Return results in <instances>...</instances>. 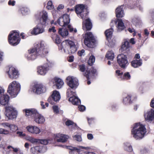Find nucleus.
I'll use <instances>...</instances> for the list:
<instances>
[{
    "instance_id": "f257e3e1",
    "label": "nucleus",
    "mask_w": 154,
    "mask_h": 154,
    "mask_svg": "<svg viewBox=\"0 0 154 154\" xmlns=\"http://www.w3.org/2000/svg\"><path fill=\"white\" fill-rule=\"evenodd\" d=\"M131 132L132 135L134 139L140 140L144 137L146 134V131L143 125L138 123L134 125Z\"/></svg>"
},
{
    "instance_id": "f03ea898",
    "label": "nucleus",
    "mask_w": 154,
    "mask_h": 154,
    "mask_svg": "<svg viewBox=\"0 0 154 154\" xmlns=\"http://www.w3.org/2000/svg\"><path fill=\"white\" fill-rule=\"evenodd\" d=\"M29 54L26 57L29 60H33L35 59L37 56L47 54L48 51L46 49H44L43 44L42 43L38 45L35 48L31 49L28 50Z\"/></svg>"
},
{
    "instance_id": "7ed1b4c3",
    "label": "nucleus",
    "mask_w": 154,
    "mask_h": 154,
    "mask_svg": "<svg viewBox=\"0 0 154 154\" xmlns=\"http://www.w3.org/2000/svg\"><path fill=\"white\" fill-rule=\"evenodd\" d=\"M59 49H63L64 52L67 54L75 53L77 50V48L74 43L69 40L63 41L59 47Z\"/></svg>"
},
{
    "instance_id": "20e7f679",
    "label": "nucleus",
    "mask_w": 154,
    "mask_h": 154,
    "mask_svg": "<svg viewBox=\"0 0 154 154\" xmlns=\"http://www.w3.org/2000/svg\"><path fill=\"white\" fill-rule=\"evenodd\" d=\"M23 111L25 112L26 116L32 118L34 121L38 124H42L45 121L44 117L39 114L35 109H25Z\"/></svg>"
},
{
    "instance_id": "39448f33",
    "label": "nucleus",
    "mask_w": 154,
    "mask_h": 154,
    "mask_svg": "<svg viewBox=\"0 0 154 154\" xmlns=\"http://www.w3.org/2000/svg\"><path fill=\"white\" fill-rule=\"evenodd\" d=\"M21 85L20 83L16 81H13L11 83L8 87V93L12 98L16 97L20 91Z\"/></svg>"
},
{
    "instance_id": "423d86ee",
    "label": "nucleus",
    "mask_w": 154,
    "mask_h": 154,
    "mask_svg": "<svg viewBox=\"0 0 154 154\" xmlns=\"http://www.w3.org/2000/svg\"><path fill=\"white\" fill-rule=\"evenodd\" d=\"M66 147L67 149L71 150L69 152L70 154H95L94 152L88 151V150L90 149L88 147L79 146L78 148L71 146Z\"/></svg>"
},
{
    "instance_id": "0eeeda50",
    "label": "nucleus",
    "mask_w": 154,
    "mask_h": 154,
    "mask_svg": "<svg viewBox=\"0 0 154 154\" xmlns=\"http://www.w3.org/2000/svg\"><path fill=\"white\" fill-rule=\"evenodd\" d=\"M8 39L9 43L14 46L18 45L20 41L19 33L16 30L10 32L8 36Z\"/></svg>"
},
{
    "instance_id": "6e6552de",
    "label": "nucleus",
    "mask_w": 154,
    "mask_h": 154,
    "mask_svg": "<svg viewBox=\"0 0 154 154\" xmlns=\"http://www.w3.org/2000/svg\"><path fill=\"white\" fill-rule=\"evenodd\" d=\"M31 91L33 93L40 94L45 92L46 89L45 86L41 83H36L32 85L31 87Z\"/></svg>"
},
{
    "instance_id": "1a4fd4ad",
    "label": "nucleus",
    "mask_w": 154,
    "mask_h": 154,
    "mask_svg": "<svg viewBox=\"0 0 154 154\" xmlns=\"http://www.w3.org/2000/svg\"><path fill=\"white\" fill-rule=\"evenodd\" d=\"M75 10L78 16L83 19L87 16L88 13L85 5L83 4H78L75 7Z\"/></svg>"
},
{
    "instance_id": "9d476101",
    "label": "nucleus",
    "mask_w": 154,
    "mask_h": 154,
    "mask_svg": "<svg viewBox=\"0 0 154 154\" xmlns=\"http://www.w3.org/2000/svg\"><path fill=\"white\" fill-rule=\"evenodd\" d=\"M5 110V115L8 119H12L17 117V111L12 106H7Z\"/></svg>"
},
{
    "instance_id": "9b49d317",
    "label": "nucleus",
    "mask_w": 154,
    "mask_h": 154,
    "mask_svg": "<svg viewBox=\"0 0 154 154\" xmlns=\"http://www.w3.org/2000/svg\"><path fill=\"white\" fill-rule=\"evenodd\" d=\"M113 32L112 28H111L106 30L105 34L106 38L108 42L107 43L108 46L111 47H113L115 45L116 42L115 39H111L112 34Z\"/></svg>"
},
{
    "instance_id": "f8f14e48",
    "label": "nucleus",
    "mask_w": 154,
    "mask_h": 154,
    "mask_svg": "<svg viewBox=\"0 0 154 154\" xmlns=\"http://www.w3.org/2000/svg\"><path fill=\"white\" fill-rule=\"evenodd\" d=\"M6 72L9 77L12 79H17L19 75L18 71L13 66L7 67Z\"/></svg>"
},
{
    "instance_id": "ddd939ff",
    "label": "nucleus",
    "mask_w": 154,
    "mask_h": 154,
    "mask_svg": "<svg viewBox=\"0 0 154 154\" xmlns=\"http://www.w3.org/2000/svg\"><path fill=\"white\" fill-rule=\"evenodd\" d=\"M66 82L68 85L73 89L76 88L79 85L78 79L73 76H69L67 77Z\"/></svg>"
},
{
    "instance_id": "4468645a",
    "label": "nucleus",
    "mask_w": 154,
    "mask_h": 154,
    "mask_svg": "<svg viewBox=\"0 0 154 154\" xmlns=\"http://www.w3.org/2000/svg\"><path fill=\"white\" fill-rule=\"evenodd\" d=\"M117 62L122 68H125L128 65L127 56L124 54H121L118 56Z\"/></svg>"
},
{
    "instance_id": "2eb2a0df",
    "label": "nucleus",
    "mask_w": 154,
    "mask_h": 154,
    "mask_svg": "<svg viewBox=\"0 0 154 154\" xmlns=\"http://www.w3.org/2000/svg\"><path fill=\"white\" fill-rule=\"evenodd\" d=\"M57 22L61 26H68L70 22L69 15L66 14L63 15L58 19Z\"/></svg>"
},
{
    "instance_id": "dca6fc26",
    "label": "nucleus",
    "mask_w": 154,
    "mask_h": 154,
    "mask_svg": "<svg viewBox=\"0 0 154 154\" xmlns=\"http://www.w3.org/2000/svg\"><path fill=\"white\" fill-rule=\"evenodd\" d=\"M94 37L91 32H88L85 34L84 43L88 47H90V44L94 43Z\"/></svg>"
},
{
    "instance_id": "f3484780",
    "label": "nucleus",
    "mask_w": 154,
    "mask_h": 154,
    "mask_svg": "<svg viewBox=\"0 0 154 154\" xmlns=\"http://www.w3.org/2000/svg\"><path fill=\"white\" fill-rule=\"evenodd\" d=\"M117 24V28L118 31H121L125 28L124 23L121 19H117L116 20H112L110 23V25L112 26L114 24Z\"/></svg>"
},
{
    "instance_id": "a211bd4d",
    "label": "nucleus",
    "mask_w": 154,
    "mask_h": 154,
    "mask_svg": "<svg viewBox=\"0 0 154 154\" xmlns=\"http://www.w3.org/2000/svg\"><path fill=\"white\" fill-rule=\"evenodd\" d=\"M45 31L44 28L40 24L37 25L32 29L30 30L31 34L35 35L42 33Z\"/></svg>"
},
{
    "instance_id": "6ab92c4d",
    "label": "nucleus",
    "mask_w": 154,
    "mask_h": 154,
    "mask_svg": "<svg viewBox=\"0 0 154 154\" xmlns=\"http://www.w3.org/2000/svg\"><path fill=\"white\" fill-rule=\"evenodd\" d=\"M69 138L68 135L62 134L58 133L55 135V140L58 142L64 143Z\"/></svg>"
},
{
    "instance_id": "aec40b11",
    "label": "nucleus",
    "mask_w": 154,
    "mask_h": 154,
    "mask_svg": "<svg viewBox=\"0 0 154 154\" xmlns=\"http://www.w3.org/2000/svg\"><path fill=\"white\" fill-rule=\"evenodd\" d=\"M27 131L33 134H38L41 131V130L37 126L29 125L26 127Z\"/></svg>"
},
{
    "instance_id": "412c9836",
    "label": "nucleus",
    "mask_w": 154,
    "mask_h": 154,
    "mask_svg": "<svg viewBox=\"0 0 154 154\" xmlns=\"http://www.w3.org/2000/svg\"><path fill=\"white\" fill-rule=\"evenodd\" d=\"M49 70V67L46 65L41 66L37 68V73L41 75H45Z\"/></svg>"
},
{
    "instance_id": "4be33fe9",
    "label": "nucleus",
    "mask_w": 154,
    "mask_h": 154,
    "mask_svg": "<svg viewBox=\"0 0 154 154\" xmlns=\"http://www.w3.org/2000/svg\"><path fill=\"white\" fill-rule=\"evenodd\" d=\"M116 75L119 76V77L121 78L122 79L128 80L130 79H131V75L129 72H125L123 74L122 72H121L119 70H118L116 71Z\"/></svg>"
},
{
    "instance_id": "5701e85b",
    "label": "nucleus",
    "mask_w": 154,
    "mask_h": 154,
    "mask_svg": "<svg viewBox=\"0 0 154 154\" xmlns=\"http://www.w3.org/2000/svg\"><path fill=\"white\" fill-rule=\"evenodd\" d=\"M92 25L90 19L88 18L82 22V29L84 30H89L92 28Z\"/></svg>"
},
{
    "instance_id": "b1692460",
    "label": "nucleus",
    "mask_w": 154,
    "mask_h": 154,
    "mask_svg": "<svg viewBox=\"0 0 154 154\" xmlns=\"http://www.w3.org/2000/svg\"><path fill=\"white\" fill-rule=\"evenodd\" d=\"M144 116L146 121H151L154 118V111L150 110L145 112Z\"/></svg>"
},
{
    "instance_id": "393cba45",
    "label": "nucleus",
    "mask_w": 154,
    "mask_h": 154,
    "mask_svg": "<svg viewBox=\"0 0 154 154\" xmlns=\"http://www.w3.org/2000/svg\"><path fill=\"white\" fill-rule=\"evenodd\" d=\"M90 68L88 67L86 70V72L85 73L84 76H86L88 80H89L90 77H91L92 75H93L95 74L96 72L95 69L91 66Z\"/></svg>"
},
{
    "instance_id": "a878e982",
    "label": "nucleus",
    "mask_w": 154,
    "mask_h": 154,
    "mask_svg": "<svg viewBox=\"0 0 154 154\" xmlns=\"http://www.w3.org/2000/svg\"><path fill=\"white\" fill-rule=\"evenodd\" d=\"M9 99V97L8 95L4 94L0 96V103L2 105H5L8 103Z\"/></svg>"
},
{
    "instance_id": "bb28decb",
    "label": "nucleus",
    "mask_w": 154,
    "mask_h": 154,
    "mask_svg": "<svg viewBox=\"0 0 154 154\" xmlns=\"http://www.w3.org/2000/svg\"><path fill=\"white\" fill-rule=\"evenodd\" d=\"M123 5H121L116 8V15L117 17H122L124 15Z\"/></svg>"
},
{
    "instance_id": "cd10ccee",
    "label": "nucleus",
    "mask_w": 154,
    "mask_h": 154,
    "mask_svg": "<svg viewBox=\"0 0 154 154\" xmlns=\"http://www.w3.org/2000/svg\"><path fill=\"white\" fill-rule=\"evenodd\" d=\"M51 96L53 100L56 102H58L61 98L60 93L58 91L56 90L53 91Z\"/></svg>"
},
{
    "instance_id": "c85d7f7f",
    "label": "nucleus",
    "mask_w": 154,
    "mask_h": 154,
    "mask_svg": "<svg viewBox=\"0 0 154 154\" xmlns=\"http://www.w3.org/2000/svg\"><path fill=\"white\" fill-rule=\"evenodd\" d=\"M40 15L42 16V21L41 22V24L43 25H45L48 17L47 12L45 11H43L40 12Z\"/></svg>"
},
{
    "instance_id": "c756f323",
    "label": "nucleus",
    "mask_w": 154,
    "mask_h": 154,
    "mask_svg": "<svg viewBox=\"0 0 154 154\" xmlns=\"http://www.w3.org/2000/svg\"><path fill=\"white\" fill-rule=\"evenodd\" d=\"M129 47V43L127 39H125L122 43L121 49V51L125 53L126 51L128 49Z\"/></svg>"
},
{
    "instance_id": "7c9ffc66",
    "label": "nucleus",
    "mask_w": 154,
    "mask_h": 154,
    "mask_svg": "<svg viewBox=\"0 0 154 154\" xmlns=\"http://www.w3.org/2000/svg\"><path fill=\"white\" fill-rule=\"evenodd\" d=\"M142 64V59L139 60H135L131 62L132 66L134 68H138L141 66Z\"/></svg>"
},
{
    "instance_id": "2f4dec72",
    "label": "nucleus",
    "mask_w": 154,
    "mask_h": 154,
    "mask_svg": "<svg viewBox=\"0 0 154 154\" xmlns=\"http://www.w3.org/2000/svg\"><path fill=\"white\" fill-rule=\"evenodd\" d=\"M54 82L57 88L59 89L61 88L64 84V82L62 79L57 77L54 78Z\"/></svg>"
},
{
    "instance_id": "473e14b6",
    "label": "nucleus",
    "mask_w": 154,
    "mask_h": 154,
    "mask_svg": "<svg viewBox=\"0 0 154 154\" xmlns=\"http://www.w3.org/2000/svg\"><path fill=\"white\" fill-rule=\"evenodd\" d=\"M69 100L74 105H79L80 103V100L75 95L70 97L69 98Z\"/></svg>"
},
{
    "instance_id": "72a5a7b5",
    "label": "nucleus",
    "mask_w": 154,
    "mask_h": 154,
    "mask_svg": "<svg viewBox=\"0 0 154 154\" xmlns=\"http://www.w3.org/2000/svg\"><path fill=\"white\" fill-rule=\"evenodd\" d=\"M114 54L112 51H108L107 52L106 55V57L108 60H113L114 58Z\"/></svg>"
},
{
    "instance_id": "f704fd0d",
    "label": "nucleus",
    "mask_w": 154,
    "mask_h": 154,
    "mask_svg": "<svg viewBox=\"0 0 154 154\" xmlns=\"http://www.w3.org/2000/svg\"><path fill=\"white\" fill-rule=\"evenodd\" d=\"M123 148L124 149L129 152H131L133 149L130 144L128 143H125L123 144Z\"/></svg>"
},
{
    "instance_id": "c9c22d12",
    "label": "nucleus",
    "mask_w": 154,
    "mask_h": 154,
    "mask_svg": "<svg viewBox=\"0 0 154 154\" xmlns=\"http://www.w3.org/2000/svg\"><path fill=\"white\" fill-rule=\"evenodd\" d=\"M59 33L63 37H66L69 34L68 31L67 30L63 29L62 28L59 29Z\"/></svg>"
},
{
    "instance_id": "e433bc0d",
    "label": "nucleus",
    "mask_w": 154,
    "mask_h": 154,
    "mask_svg": "<svg viewBox=\"0 0 154 154\" xmlns=\"http://www.w3.org/2000/svg\"><path fill=\"white\" fill-rule=\"evenodd\" d=\"M131 22L135 26L139 25L141 22V20L139 18L135 17L132 19Z\"/></svg>"
},
{
    "instance_id": "4c0bfd02",
    "label": "nucleus",
    "mask_w": 154,
    "mask_h": 154,
    "mask_svg": "<svg viewBox=\"0 0 154 154\" xmlns=\"http://www.w3.org/2000/svg\"><path fill=\"white\" fill-rule=\"evenodd\" d=\"M20 11L23 15H25L29 13V10L27 8L23 7L20 8Z\"/></svg>"
},
{
    "instance_id": "58836bf2",
    "label": "nucleus",
    "mask_w": 154,
    "mask_h": 154,
    "mask_svg": "<svg viewBox=\"0 0 154 154\" xmlns=\"http://www.w3.org/2000/svg\"><path fill=\"white\" fill-rule=\"evenodd\" d=\"M75 95V91H72L70 88H69L67 90V96L68 97H71Z\"/></svg>"
},
{
    "instance_id": "ea45409f",
    "label": "nucleus",
    "mask_w": 154,
    "mask_h": 154,
    "mask_svg": "<svg viewBox=\"0 0 154 154\" xmlns=\"http://www.w3.org/2000/svg\"><path fill=\"white\" fill-rule=\"evenodd\" d=\"M39 148L37 146L33 147L31 148L30 151L33 154H37L39 153Z\"/></svg>"
},
{
    "instance_id": "a19ab883",
    "label": "nucleus",
    "mask_w": 154,
    "mask_h": 154,
    "mask_svg": "<svg viewBox=\"0 0 154 154\" xmlns=\"http://www.w3.org/2000/svg\"><path fill=\"white\" fill-rule=\"evenodd\" d=\"M95 61V57L94 56L91 55L88 61V63L90 66L92 65L93 64L94 62Z\"/></svg>"
},
{
    "instance_id": "79ce46f5",
    "label": "nucleus",
    "mask_w": 154,
    "mask_h": 154,
    "mask_svg": "<svg viewBox=\"0 0 154 154\" xmlns=\"http://www.w3.org/2000/svg\"><path fill=\"white\" fill-rule=\"evenodd\" d=\"M131 96L128 95L123 99V101L125 104H127L131 103Z\"/></svg>"
},
{
    "instance_id": "37998d69",
    "label": "nucleus",
    "mask_w": 154,
    "mask_h": 154,
    "mask_svg": "<svg viewBox=\"0 0 154 154\" xmlns=\"http://www.w3.org/2000/svg\"><path fill=\"white\" fill-rule=\"evenodd\" d=\"M67 28L70 32L73 33H75L77 32V30L76 28H74L70 25H68L67 26Z\"/></svg>"
},
{
    "instance_id": "c03bdc74",
    "label": "nucleus",
    "mask_w": 154,
    "mask_h": 154,
    "mask_svg": "<svg viewBox=\"0 0 154 154\" xmlns=\"http://www.w3.org/2000/svg\"><path fill=\"white\" fill-rule=\"evenodd\" d=\"M46 8L48 10H52L54 8V6L53 5L52 2L51 1H49L47 3V5Z\"/></svg>"
},
{
    "instance_id": "a18cd8bd",
    "label": "nucleus",
    "mask_w": 154,
    "mask_h": 154,
    "mask_svg": "<svg viewBox=\"0 0 154 154\" xmlns=\"http://www.w3.org/2000/svg\"><path fill=\"white\" fill-rule=\"evenodd\" d=\"M38 143H40L44 145H46L48 143V140L46 139H39Z\"/></svg>"
},
{
    "instance_id": "49530a36",
    "label": "nucleus",
    "mask_w": 154,
    "mask_h": 154,
    "mask_svg": "<svg viewBox=\"0 0 154 154\" xmlns=\"http://www.w3.org/2000/svg\"><path fill=\"white\" fill-rule=\"evenodd\" d=\"M73 138L74 140L77 141L81 142L82 141V139L80 135H76L73 136Z\"/></svg>"
},
{
    "instance_id": "de8ad7c7",
    "label": "nucleus",
    "mask_w": 154,
    "mask_h": 154,
    "mask_svg": "<svg viewBox=\"0 0 154 154\" xmlns=\"http://www.w3.org/2000/svg\"><path fill=\"white\" fill-rule=\"evenodd\" d=\"M10 129L13 131H15L18 129L17 127L14 125H11L9 127Z\"/></svg>"
},
{
    "instance_id": "09e8293b",
    "label": "nucleus",
    "mask_w": 154,
    "mask_h": 154,
    "mask_svg": "<svg viewBox=\"0 0 154 154\" xmlns=\"http://www.w3.org/2000/svg\"><path fill=\"white\" fill-rule=\"evenodd\" d=\"M9 133L8 131L0 128V134H8Z\"/></svg>"
},
{
    "instance_id": "8fccbe9b",
    "label": "nucleus",
    "mask_w": 154,
    "mask_h": 154,
    "mask_svg": "<svg viewBox=\"0 0 154 154\" xmlns=\"http://www.w3.org/2000/svg\"><path fill=\"white\" fill-rule=\"evenodd\" d=\"M38 139H35L33 137H32L29 141L30 142L32 143H38Z\"/></svg>"
},
{
    "instance_id": "3c124183",
    "label": "nucleus",
    "mask_w": 154,
    "mask_h": 154,
    "mask_svg": "<svg viewBox=\"0 0 154 154\" xmlns=\"http://www.w3.org/2000/svg\"><path fill=\"white\" fill-rule=\"evenodd\" d=\"M40 104L42 106V108L43 109H45L46 108L45 106L46 107H48L49 105V104L48 103H46L44 104V102L43 101H41Z\"/></svg>"
},
{
    "instance_id": "603ef678",
    "label": "nucleus",
    "mask_w": 154,
    "mask_h": 154,
    "mask_svg": "<svg viewBox=\"0 0 154 154\" xmlns=\"http://www.w3.org/2000/svg\"><path fill=\"white\" fill-rule=\"evenodd\" d=\"M52 108L54 112L55 113H57L59 112V109L57 106L56 105L54 106H53Z\"/></svg>"
},
{
    "instance_id": "864d4df0",
    "label": "nucleus",
    "mask_w": 154,
    "mask_h": 154,
    "mask_svg": "<svg viewBox=\"0 0 154 154\" xmlns=\"http://www.w3.org/2000/svg\"><path fill=\"white\" fill-rule=\"evenodd\" d=\"M56 32V29H55V27L54 26H51L48 29V32L50 33H55Z\"/></svg>"
},
{
    "instance_id": "5fc2aeb1",
    "label": "nucleus",
    "mask_w": 154,
    "mask_h": 154,
    "mask_svg": "<svg viewBox=\"0 0 154 154\" xmlns=\"http://www.w3.org/2000/svg\"><path fill=\"white\" fill-rule=\"evenodd\" d=\"M40 147V148H41V153H43L45 152L47 150V148L45 146H41Z\"/></svg>"
},
{
    "instance_id": "6e6d98bb",
    "label": "nucleus",
    "mask_w": 154,
    "mask_h": 154,
    "mask_svg": "<svg viewBox=\"0 0 154 154\" xmlns=\"http://www.w3.org/2000/svg\"><path fill=\"white\" fill-rule=\"evenodd\" d=\"M78 54L79 56H84L85 54V51L83 49H82L80 51H78Z\"/></svg>"
},
{
    "instance_id": "4d7b16f0",
    "label": "nucleus",
    "mask_w": 154,
    "mask_h": 154,
    "mask_svg": "<svg viewBox=\"0 0 154 154\" xmlns=\"http://www.w3.org/2000/svg\"><path fill=\"white\" fill-rule=\"evenodd\" d=\"M144 34L146 35L145 37V39L144 41H145L148 38V36L149 34V32L148 31V30L146 29H145L144 30Z\"/></svg>"
},
{
    "instance_id": "13d9d810",
    "label": "nucleus",
    "mask_w": 154,
    "mask_h": 154,
    "mask_svg": "<svg viewBox=\"0 0 154 154\" xmlns=\"http://www.w3.org/2000/svg\"><path fill=\"white\" fill-rule=\"evenodd\" d=\"M79 69L80 71L83 72L85 71V65L83 64L79 66Z\"/></svg>"
},
{
    "instance_id": "bf43d9fd",
    "label": "nucleus",
    "mask_w": 154,
    "mask_h": 154,
    "mask_svg": "<svg viewBox=\"0 0 154 154\" xmlns=\"http://www.w3.org/2000/svg\"><path fill=\"white\" fill-rule=\"evenodd\" d=\"M79 110L81 112L84 111L85 109V107L84 106L82 105L78 106Z\"/></svg>"
},
{
    "instance_id": "052dcab7",
    "label": "nucleus",
    "mask_w": 154,
    "mask_h": 154,
    "mask_svg": "<svg viewBox=\"0 0 154 154\" xmlns=\"http://www.w3.org/2000/svg\"><path fill=\"white\" fill-rule=\"evenodd\" d=\"M73 122L72 121L70 120H68L66 122V125L67 126L73 125Z\"/></svg>"
},
{
    "instance_id": "680f3d73",
    "label": "nucleus",
    "mask_w": 154,
    "mask_h": 154,
    "mask_svg": "<svg viewBox=\"0 0 154 154\" xmlns=\"http://www.w3.org/2000/svg\"><path fill=\"white\" fill-rule=\"evenodd\" d=\"M56 36L55 43L57 44H59L61 43V40L59 37L57 36V35Z\"/></svg>"
},
{
    "instance_id": "e2e57ef3",
    "label": "nucleus",
    "mask_w": 154,
    "mask_h": 154,
    "mask_svg": "<svg viewBox=\"0 0 154 154\" xmlns=\"http://www.w3.org/2000/svg\"><path fill=\"white\" fill-rule=\"evenodd\" d=\"M87 137L88 139L89 140H91L94 138L93 135L91 134H88L87 135Z\"/></svg>"
},
{
    "instance_id": "0e129e2a",
    "label": "nucleus",
    "mask_w": 154,
    "mask_h": 154,
    "mask_svg": "<svg viewBox=\"0 0 154 154\" xmlns=\"http://www.w3.org/2000/svg\"><path fill=\"white\" fill-rule=\"evenodd\" d=\"M15 2L14 0H10L8 2V4L9 5H11L12 6H14L15 5Z\"/></svg>"
},
{
    "instance_id": "69168bd1",
    "label": "nucleus",
    "mask_w": 154,
    "mask_h": 154,
    "mask_svg": "<svg viewBox=\"0 0 154 154\" xmlns=\"http://www.w3.org/2000/svg\"><path fill=\"white\" fill-rule=\"evenodd\" d=\"M1 125H2L4 127L6 126L9 127L10 125V124L9 123L7 122L3 123L1 124Z\"/></svg>"
},
{
    "instance_id": "338daca9",
    "label": "nucleus",
    "mask_w": 154,
    "mask_h": 154,
    "mask_svg": "<svg viewBox=\"0 0 154 154\" xmlns=\"http://www.w3.org/2000/svg\"><path fill=\"white\" fill-rule=\"evenodd\" d=\"M17 133L20 136L24 137L26 136V134L24 133H23V132L21 131H17Z\"/></svg>"
},
{
    "instance_id": "774afa93",
    "label": "nucleus",
    "mask_w": 154,
    "mask_h": 154,
    "mask_svg": "<svg viewBox=\"0 0 154 154\" xmlns=\"http://www.w3.org/2000/svg\"><path fill=\"white\" fill-rule=\"evenodd\" d=\"M74 60V57L73 56H69L68 58V61L70 62H72Z\"/></svg>"
}]
</instances>
